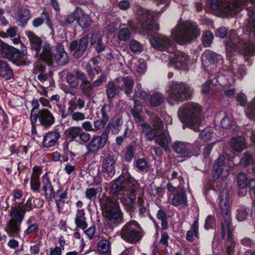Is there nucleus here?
Returning a JSON list of instances; mask_svg holds the SVG:
<instances>
[{
	"label": "nucleus",
	"mask_w": 255,
	"mask_h": 255,
	"mask_svg": "<svg viewBox=\"0 0 255 255\" xmlns=\"http://www.w3.org/2000/svg\"><path fill=\"white\" fill-rule=\"evenodd\" d=\"M178 115L183 124L190 126L195 131L200 130V126L204 117L202 108L198 104L187 103L180 107Z\"/></svg>",
	"instance_id": "nucleus-1"
},
{
	"label": "nucleus",
	"mask_w": 255,
	"mask_h": 255,
	"mask_svg": "<svg viewBox=\"0 0 255 255\" xmlns=\"http://www.w3.org/2000/svg\"><path fill=\"white\" fill-rule=\"evenodd\" d=\"M197 25L192 21H184L178 24L171 31V36L180 44L191 42L200 35Z\"/></svg>",
	"instance_id": "nucleus-2"
},
{
	"label": "nucleus",
	"mask_w": 255,
	"mask_h": 255,
	"mask_svg": "<svg viewBox=\"0 0 255 255\" xmlns=\"http://www.w3.org/2000/svg\"><path fill=\"white\" fill-rule=\"evenodd\" d=\"M102 204L103 216L113 228L124 223L123 213L118 202L113 199L106 197Z\"/></svg>",
	"instance_id": "nucleus-3"
},
{
	"label": "nucleus",
	"mask_w": 255,
	"mask_h": 255,
	"mask_svg": "<svg viewBox=\"0 0 255 255\" xmlns=\"http://www.w3.org/2000/svg\"><path fill=\"white\" fill-rule=\"evenodd\" d=\"M120 235L126 242L135 244L141 239L143 233L140 225L136 221L131 220L123 227Z\"/></svg>",
	"instance_id": "nucleus-4"
},
{
	"label": "nucleus",
	"mask_w": 255,
	"mask_h": 255,
	"mask_svg": "<svg viewBox=\"0 0 255 255\" xmlns=\"http://www.w3.org/2000/svg\"><path fill=\"white\" fill-rule=\"evenodd\" d=\"M227 49H239L244 55H253L255 51V46L251 43H246L240 39L234 31H230L229 39L227 42Z\"/></svg>",
	"instance_id": "nucleus-5"
},
{
	"label": "nucleus",
	"mask_w": 255,
	"mask_h": 255,
	"mask_svg": "<svg viewBox=\"0 0 255 255\" xmlns=\"http://www.w3.org/2000/svg\"><path fill=\"white\" fill-rule=\"evenodd\" d=\"M245 2H250L254 4L255 0H212L211 8L228 14L243 5Z\"/></svg>",
	"instance_id": "nucleus-6"
},
{
	"label": "nucleus",
	"mask_w": 255,
	"mask_h": 255,
	"mask_svg": "<svg viewBox=\"0 0 255 255\" xmlns=\"http://www.w3.org/2000/svg\"><path fill=\"white\" fill-rule=\"evenodd\" d=\"M169 97L174 101H183L189 99L192 93L190 88L183 82L173 83L168 90Z\"/></svg>",
	"instance_id": "nucleus-7"
},
{
	"label": "nucleus",
	"mask_w": 255,
	"mask_h": 255,
	"mask_svg": "<svg viewBox=\"0 0 255 255\" xmlns=\"http://www.w3.org/2000/svg\"><path fill=\"white\" fill-rule=\"evenodd\" d=\"M151 45L160 51H165L168 53L175 52V44L167 36L157 34L150 39Z\"/></svg>",
	"instance_id": "nucleus-8"
},
{
	"label": "nucleus",
	"mask_w": 255,
	"mask_h": 255,
	"mask_svg": "<svg viewBox=\"0 0 255 255\" xmlns=\"http://www.w3.org/2000/svg\"><path fill=\"white\" fill-rule=\"evenodd\" d=\"M108 140V134L106 130L101 135H94L88 143L86 145L87 152L85 153V158L91 154L96 152L102 149Z\"/></svg>",
	"instance_id": "nucleus-9"
},
{
	"label": "nucleus",
	"mask_w": 255,
	"mask_h": 255,
	"mask_svg": "<svg viewBox=\"0 0 255 255\" xmlns=\"http://www.w3.org/2000/svg\"><path fill=\"white\" fill-rule=\"evenodd\" d=\"M219 205L221 212L224 215V221L222 223V226L225 223L226 218L228 219L229 224L231 225L230 216L231 203L229 200V192L227 190H223L220 191Z\"/></svg>",
	"instance_id": "nucleus-10"
},
{
	"label": "nucleus",
	"mask_w": 255,
	"mask_h": 255,
	"mask_svg": "<svg viewBox=\"0 0 255 255\" xmlns=\"http://www.w3.org/2000/svg\"><path fill=\"white\" fill-rule=\"evenodd\" d=\"M233 228L232 225L229 224L228 219H226L225 223L222 226V236L223 238H225L227 235V241L226 245L227 247V255H232L234 252V248L236 245L235 242L233 240L232 232Z\"/></svg>",
	"instance_id": "nucleus-11"
},
{
	"label": "nucleus",
	"mask_w": 255,
	"mask_h": 255,
	"mask_svg": "<svg viewBox=\"0 0 255 255\" xmlns=\"http://www.w3.org/2000/svg\"><path fill=\"white\" fill-rule=\"evenodd\" d=\"M116 161L111 155L106 157L102 161L101 173L107 180L111 179L116 172Z\"/></svg>",
	"instance_id": "nucleus-12"
},
{
	"label": "nucleus",
	"mask_w": 255,
	"mask_h": 255,
	"mask_svg": "<svg viewBox=\"0 0 255 255\" xmlns=\"http://www.w3.org/2000/svg\"><path fill=\"white\" fill-rule=\"evenodd\" d=\"M139 20L141 27L145 30H158L159 26L153 21V15L147 10H144L139 13Z\"/></svg>",
	"instance_id": "nucleus-13"
},
{
	"label": "nucleus",
	"mask_w": 255,
	"mask_h": 255,
	"mask_svg": "<svg viewBox=\"0 0 255 255\" xmlns=\"http://www.w3.org/2000/svg\"><path fill=\"white\" fill-rule=\"evenodd\" d=\"M131 187V184L127 180H124L123 177H118L111 186V192L117 197L123 195Z\"/></svg>",
	"instance_id": "nucleus-14"
},
{
	"label": "nucleus",
	"mask_w": 255,
	"mask_h": 255,
	"mask_svg": "<svg viewBox=\"0 0 255 255\" xmlns=\"http://www.w3.org/2000/svg\"><path fill=\"white\" fill-rule=\"evenodd\" d=\"M214 168L213 178L215 179H217L219 177L223 179L229 175V168L225 165V157L223 155L220 156L216 161Z\"/></svg>",
	"instance_id": "nucleus-15"
},
{
	"label": "nucleus",
	"mask_w": 255,
	"mask_h": 255,
	"mask_svg": "<svg viewBox=\"0 0 255 255\" xmlns=\"http://www.w3.org/2000/svg\"><path fill=\"white\" fill-rule=\"evenodd\" d=\"M55 118L53 113L48 109L39 111V122L43 128H48L55 123Z\"/></svg>",
	"instance_id": "nucleus-16"
},
{
	"label": "nucleus",
	"mask_w": 255,
	"mask_h": 255,
	"mask_svg": "<svg viewBox=\"0 0 255 255\" xmlns=\"http://www.w3.org/2000/svg\"><path fill=\"white\" fill-rule=\"evenodd\" d=\"M171 53L173 54V56L170 57L169 65L177 69H182L186 65L188 59L185 53L177 51L175 49V52Z\"/></svg>",
	"instance_id": "nucleus-17"
},
{
	"label": "nucleus",
	"mask_w": 255,
	"mask_h": 255,
	"mask_svg": "<svg viewBox=\"0 0 255 255\" xmlns=\"http://www.w3.org/2000/svg\"><path fill=\"white\" fill-rule=\"evenodd\" d=\"M135 190L130 187L125 193L117 198L120 199L122 203L130 210L133 211L135 200Z\"/></svg>",
	"instance_id": "nucleus-18"
},
{
	"label": "nucleus",
	"mask_w": 255,
	"mask_h": 255,
	"mask_svg": "<svg viewBox=\"0 0 255 255\" xmlns=\"http://www.w3.org/2000/svg\"><path fill=\"white\" fill-rule=\"evenodd\" d=\"M76 12H77V22L78 25L83 29L89 27L92 23V18L89 15L79 7L76 8Z\"/></svg>",
	"instance_id": "nucleus-19"
},
{
	"label": "nucleus",
	"mask_w": 255,
	"mask_h": 255,
	"mask_svg": "<svg viewBox=\"0 0 255 255\" xmlns=\"http://www.w3.org/2000/svg\"><path fill=\"white\" fill-rule=\"evenodd\" d=\"M191 145L190 143L182 141H176L174 143L173 150L182 157H190L191 153Z\"/></svg>",
	"instance_id": "nucleus-20"
},
{
	"label": "nucleus",
	"mask_w": 255,
	"mask_h": 255,
	"mask_svg": "<svg viewBox=\"0 0 255 255\" xmlns=\"http://www.w3.org/2000/svg\"><path fill=\"white\" fill-rule=\"evenodd\" d=\"M9 220L4 227V231L10 236H14L16 232V207H12L9 213Z\"/></svg>",
	"instance_id": "nucleus-21"
},
{
	"label": "nucleus",
	"mask_w": 255,
	"mask_h": 255,
	"mask_svg": "<svg viewBox=\"0 0 255 255\" xmlns=\"http://www.w3.org/2000/svg\"><path fill=\"white\" fill-rule=\"evenodd\" d=\"M54 62L58 66H63L69 62V57L64 48L61 46L57 48L56 52L54 53Z\"/></svg>",
	"instance_id": "nucleus-22"
},
{
	"label": "nucleus",
	"mask_w": 255,
	"mask_h": 255,
	"mask_svg": "<svg viewBox=\"0 0 255 255\" xmlns=\"http://www.w3.org/2000/svg\"><path fill=\"white\" fill-rule=\"evenodd\" d=\"M60 137L59 132L57 131H49L44 136L42 145L45 148H49L54 146Z\"/></svg>",
	"instance_id": "nucleus-23"
},
{
	"label": "nucleus",
	"mask_w": 255,
	"mask_h": 255,
	"mask_svg": "<svg viewBox=\"0 0 255 255\" xmlns=\"http://www.w3.org/2000/svg\"><path fill=\"white\" fill-rule=\"evenodd\" d=\"M44 19L46 20V23L48 27L50 28L51 31H53L54 29L52 24L49 14L48 11L45 9H44L42 13H41V17L35 18L33 20L32 25L34 27H38L43 23Z\"/></svg>",
	"instance_id": "nucleus-24"
},
{
	"label": "nucleus",
	"mask_w": 255,
	"mask_h": 255,
	"mask_svg": "<svg viewBox=\"0 0 255 255\" xmlns=\"http://www.w3.org/2000/svg\"><path fill=\"white\" fill-rule=\"evenodd\" d=\"M249 18L248 19V23L247 25V28L250 32V36H253L251 39L255 41V10H253V8L248 7Z\"/></svg>",
	"instance_id": "nucleus-25"
},
{
	"label": "nucleus",
	"mask_w": 255,
	"mask_h": 255,
	"mask_svg": "<svg viewBox=\"0 0 255 255\" xmlns=\"http://www.w3.org/2000/svg\"><path fill=\"white\" fill-rule=\"evenodd\" d=\"M41 59L48 65H52L54 63V54L52 53L51 47L49 44H45L43 47L42 52L40 54Z\"/></svg>",
	"instance_id": "nucleus-26"
},
{
	"label": "nucleus",
	"mask_w": 255,
	"mask_h": 255,
	"mask_svg": "<svg viewBox=\"0 0 255 255\" xmlns=\"http://www.w3.org/2000/svg\"><path fill=\"white\" fill-rule=\"evenodd\" d=\"M220 57V55L210 50H207L203 53L202 60L207 64H210L215 65L218 62Z\"/></svg>",
	"instance_id": "nucleus-27"
},
{
	"label": "nucleus",
	"mask_w": 255,
	"mask_h": 255,
	"mask_svg": "<svg viewBox=\"0 0 255 255\" xmlns=\"http://www.w3.org/2000/svg\"><path fill=\"white\" fill-rule=\"evenodd\" d=\"M17 47L20 46V49L17 48V66L25 64L27 54L26 48L21 42L17 38Z\"/></svg>",
	"instance_id": "nucleus-28"
},
{
	"label": "nucleus",
	"mask_w": 255,
	"mask_h": 255,
	"mask_svg": "<svg viewBox=\"0 0 255 255\" xmlns=\"http://www.w3.org/2000/svg\"><path fill=\"white\" fill-rule=\"evenodd\" d=\"M170 140L168 132L164 131L156 136L155 142L163 149H166L168 148Z\"/></svg>",
	"instance_id": "nucleus-29"
},
{
	"label": "nucleus",
	"mask_w": 255,
	"mask_h": 255,
	"mask_svg": "<svg viewBox=\"0 0 255 255\" xmlns=\"http://www.w3.org/2000/svg\"><path fill=\"white\" fill-rule=\"evenodd\" d=\"M94 185H96L97 187H90L85 191L86 198L90 200H95L97 194L98 193H100L102 191V186L101 182H97Z\"/></svg>",
	"instance_id": "nucleus-30"
},
{
	"label": "nucleus",
	"mask_w": 255,
	"mask_h": 255,
	"mask_svg": "<svg viewBox=\"0 0 255 255\" xmlns=\"http://www.w3.org/2000/svg\"><path fill=\"white\" fill-rule=\"evenodd\" d=\"M26 35L30 41L31 48L36 51V55H38L39 54L40 45L42 43L41 39L30 31H27Z\"/></svg>",
	"instance_id": "nucleus-31"
},
{
	"label": "nucleus",
	"mask_w": 255,
	"mask_h": 255,
	"mask_svg": "<svg viewBox=\"0 0 255 255\" xmlns=\"http://www.w3.org/2000/svg\"><path fill=\"white\" fill-rule=\"evenodd\" d=\"M171 203L174 206H178L181 204L187 205V197L183 189L177 191L172 199Z\"/></svg>",
	"instance_id": "nucleus-32"
},
{
	"label": "nucleus",
	"mask_w": 255,
	"mask_h": 255,
	"mask_svg": "<svg viewBox=\"0 0 255 255\" xmlns=\"http://www.w3.org/2000/svg\"><path fill=\"white\" fill-rule=\"evenodd\" d=\"M89 44V39L87 36L82 38L78 42V47L73 54L76 58L82 56L85 52Z\"/></svg>",
	"instance_id": "nucleus-33"
},
{
	"label": "nucleus",
	"mask_w": 255,
	"mask_h": 255,
	"mask_svg": "<svg viewBox=\"0 0 255 255\" xmlns=\"http://www.w3.org/2000/svg\"><path fill=\"white\" fill-rule=\"evenodd\" d=\"M85 214V211L83 209H78L75 220V223L77 227L83 230L87 227Z\"/></svg>",
	"instance_id": "nucleus-34"
},
{
	"label": "nucleus",
	"mask_w": 255,
	"mask_h": 255,
	"mask_svg": "<svg viewBox=\"0 0 255 255\" xmlns=\"http://www.w3.org/2000/svg\"><path fill=\"white\" fill-rule=\"evenodd\" d=\"M231 146L235 151H242L246 147L244 137L242 136L233 137L231 140Z\"/></svg>",
	"instance_id": "nucleus-35"
},
{
	"label": "nucleus",
	"mask_w": 255,
	"mask_h": 255,
	"mask_svg": "<svg viewBox=\"0 0 255 255\" xmlns=\"http://www.w3.org/2000/svg\"><path fill=\"white\" fill-rule=\"evenodd\" d=\"M31 203L29 201L24 204L20 202L17 206V222H21L24 217L25 213L27 211H29L31 209Z\"/></svg>",
	"instance_id": "nucleus-36"
},
{
	"label": "nucleus",
	"mask_w": 255,
	"mask_h": 255,
	"mask_svg": "<svg viewBox=\"0 0 255 255\" xmlns=\"http://www.w3.org/2000/svg\"><path fill=\"white\" fill-rule=\"evenodd\" d=\"M0 51L5 53L7 58H13V63H15L16 59L14 58V55L16 53V49L13 47L3 42L1 39H0Z\"/></svg>",
	"instance_id": "nucleus-37"
},
{
	"label": "nucleus",
	"mask_w": 255,
	"mask_h": 255,
	"mask_svg": "<svg viewBox=\"0 0 255 255\" xmlns=\"http://www.w3.org/2000/svg\"><path fill=\"white\" fill-rule=\"evenodd\" d=\"M140 126L142 127V132L144 133L146 139L150 141L155 140V129L152 128L151 126L145 122H142Z\"/></svg>",
	"instance_id": "nucleus-38"
},
{
	"label": "nucleus",
	"mask_w": 255,
	"mask_h": 255,
	"mask_svg": "<svg viewBox=\"0 0 255 255\" xmlns=\"http://www.w3.org/2000/svg\"><path fill=\"white\" fill-rule=\"evenodd\" d=\"M0 75L9 80L13 76L12 70L9 67L7 63L0 60Z\"/></svg>",
	"instance_id": "nucleus-39"
},
{
	"label": "nucleus",
	"mask_w": 255,
	"mask_h": 255,
	"mask_svg": "<svg viewBox=\"0 0 255 255\" xmlns=\"http://www.w3.org/2000/svg\"><path fill=\"white\" fill-rule=\"evenodd\" d=\"M89 77L91 79L96 80H104L107 78V75L102 71L99 67L94 68L93 69L86 68Z\"/></svg>",
	"instance_id": "nucleus-40"
},
{
	"label": "nucleus",
	"mask_w": 255,
	"mask_h": 255,
	"mask_svg": "<svg viewBox=\"0 0 255 255\" xmlns=\"http://www.w3.org/2000/svg\"><path fill=\"white\" fill-rule=\"evenodd\" d=\"M164 101V97L162 94L155 92L150 96L149 103L151 106L156 107L161 105Z\"/></svg>",
	"instance_id": "nucleus-41"
},
{
	"label": "nucleus",
	"mask_w": 255,
	"mask_h": 255,
	"mask_svg": "<svg viewBox=\"0 0 255 255\" xmlns=\"http://www.w3.org/2000/svg\"><path fill=\"white\" fill-rule=\"evenodd\" d=\"M101 81H95L93 83H91L89 81H82L81 88L83 93L87 96L90 95L93 87L100 85Z\"/></svg>",
	"instance_id": "nucleus-42"
},
{
	"label": "nucleus",
	"mask_w": 255,
	"mask_h": 255,
	"mask_svg": "<svg viewBox=\"0 0 255 255\" xmlns=\"http://www.w3.org/2000/svg\"><path fill=\"white\" fill-rule=\"evenodd\" d=\"M198 221L196 219L192 224L190 230L187 232L186 239L188 241L192 242L194 240L195 237L198 238Z\"/></svg>",
	"instance_id": "nucleus-43"
},
{
	"label": "nucleus",
	"mask_w": 255,
	"mask_h": 255,
	"mask_svg": "<svg viewBox=\"0 0 255 255\" xmlns=\"http://www.w3.org/2000/svg\"><path fill=\"white\" fill-rule=\"evenodd\" d=\"M43 190L45 192L46 198L51 199L55 197V192L51 183L47 178H45L43 180Z\"/></svg>",
	"instance_id": "nucleus-44"
},
{
	"label": "nucleus",
	"mask_w": 255,
	"mask_h": 255,
	"mask_svg": "<svg viewBox=\"0 0 255 255\" xmlns=\"http://www.w3.org/2000/svg\"><path fill=\"white\" fill-rule=\"evenodd\" d=\"M30 17V13L26 8H22L18 11V21L20 25L23 26Z\"/></svg>",
	"instance_id": "nucleus-45"
},
{
	"label": "nucleus",
	"mask_w": 255,
	"mask_h": 255,
	"mask_svg": "<svg viewBox=\"0 0 255 255\" xmlns=\"http://www.w3.org/2000/svg\"><path fill=\"white\" fill-rule=\"evenodd\" d=\"M99 252L103 254H109L111 252V244L107 240H102L97 245Z\"/></svg>",
	"instance_id": "nucleus-46"
},
{
	"label": "nucleus",
	"mask_w": 255,
	"mask_h": 255,
	"mask_svg": "<svg viewBox=\"0 0 255 255\" xmlns=\"http://www.w3.org/2000/svg\"><path fill=\"white\" fill-rule=\"evenodd\" d=\"M150 121L152 128L155 130H160L163 127V124L160 118L154 113L150 114Z\"/></svg>",
	"instance_id": "nucleus-47"
},
{
	"label": "nucleus",
	"mask_w": 255,
	"mask_h": 255,
	"mask_svg": "<svg viewBox=\"0 0 255 255\" xmlns=\"http://www.w3.org/2000/svg\"><path fill=\"white\" fill-rule=\"evenodd\" d=\"M123 124V120L122 118H118L115 124L111 122L109 123L106 131L109 128L112 129V133L118 134L121 129V126Z\"/></svg>",
	"instance_id": "nucleus-48"
},
{
	"label": "nucleus",
	"mask_w": 255,
	"mask_h": 255,
	"mask_svg": "<svg viewBox=\"0 0 255 255\" xmlns=\"http://www.w3.org/2000/svg\"><path fill=\"white\" fill-rule=\"evenodd\" d=\"M252 211L249 208L241 207L237 210V218L239 221L246 220L251 215Z\"/></svg>",
	"instance_id": "nucleus-49"
},
{
	"label": "nucleus",
	"mask_w": 255,
	"mask_h": 255,
	"mask_svg": "<svg viewBox=\"0 0 255 255\" xmlns=\"http://www.w3.org/2000/svg\"><path fill=\"white\" fill-rule=\"evenodd\" d=\"M121 89L118 87L115 83L111 82L107 88V94L108 97L112 99L120 92Z\"/></svg>",
	"instance_id": "nucleus-50"
},
{
	"label": "nucleus",
	"mask_w": 255,
	"mask_h": 255,
	"mask_svg": "<svg viewBox=\"0 0 255 255\" xmlns=\"http://www.w3.org/2000/svg\"><path fill=\"white\" fill-rule=\"evenodd\" d=\"M77 12H76L75 9L73 12H71L66 17L60 19L59 21L61 25L65 26L72 23L75 20H77Z\"/></svg>",
	"instance_id": "nucleus-51"
},
{
	"label": "nucleus",
	"mask_w": 255,
	"mask_h": 255,
	"mask_svg": "<svg viewBox=\"0 0 255 255\" xmlns=\"http://www.w3.org/2000/svg\"><path fill=\"white\" fill-rule=\"evenodd\" d=\"M247 117L251 119L255 120V99H253L248 105L246 110Z\"/></svg>",
	"instance_id": "nucleus-52"
},
{
	"label": "nucleus",
	"mask_w": 255,
	"mask_h": 255,
	"mask_svg": "<svg viewBox=\"0 0 255 255\" xmlns=\"http://www.w3.org/2000/svg\"><path fill=\"white\" fill-rule=\"evenodd\" d=\"M82 129L79 127H72L67 130V133L73 140L79 136Z\"/></svg>",
	"instance_id": "nucleus-53"
},
{
	"label": "nucleus",
	"mask_w": 255,
	"mask_h": 255,
	"mask_svg": "<svg viewBox=\"0 0 255 255\" xmlns=\"http://www.w3.org/2000/svg\"><path fill=\"white\" fill-rule=\"evenodd\" d=\"M214 38L213 34L209 31L204 33L202 38L203 44L205 47H209L212 42Z\"/></svg>",
	"instance_id": "nucleus-54"
},
{
	"label": "nucleus",
	"mask_w": 255,
	"mask_h": 255,
	"mask_svg": "<svg viewBox=\"0 0 255 255\" xmlns=\"http://www.w3.org/2000/svg\"><path fill=\"white\" fill-rule=\"evenodd\" d=\"M75 78L79 80H85L86 76L85 74L79 70H75L73 73H69L66 76L67 80L73 79Z\"/></svg>",
	"instance_id": "nucleus-55"
},
{
	"label": "nucleus",
	"mask_w": 255,
	"mask_h": 255,
	"mask_svg": "<svg viewBox=\"0 0 255 255\" xmlns=\"http://www.w3.org/2000/svg\"><path fill=\"white\" fill-rule=\"evenodd\" d=\"M107 121L104 119H98L93 123V132H96L102 130L106 125Z\"/></svg>",
	"instance_id": "nucleus-56"
},
{
	"label": "nucleus",
	"mask_w": 255,
	"mask_h": 255,
	"mask_svg": "<svg viewBox=\"0 0 255 255\" xmlns=\"http://www.w3.org/2000/svg\"><path fill=\"white\" fill-rule=\"evenodd\" d=\"M130 36V32L128 28L121 29L118 34V38L122 41L128 40Z\"/></svg>",
	"instance_id": "nucleus-57"
},
{
	"label": "nucleus",
	"mask_w": 255,
	"mask_h": 255,
	"mask_svg": "<svg viewBox=\"0 0 255 255\" xmlns=\"http://www.w3.org/2000/svg\"><path fill=\"white\" fill-rule=\"evenodd\" d=\"M238 184L242 188H244L248 184V180L245 174L240 173L238 174Z\"/></svg>",
	"instance_id": "nucleus-58"
},
{
	"label": "nucleus",
	"mask_w": 255,
	"mask_h": 255,
	"mask_svg": "<svg viewBox=\"0 0 255 255\" xmlns=\"http://www.w3.org/2000/svg\"><path fill=\"white\" fill-rule=\"evenodd\" d=\"M253 159L251 154L248 153L245 154L244 157L241 159L240 164L244 167H247L249 165L252 164Z\"/></svg>",
	"instance_id": "nucleus-59"
},
{
	"label": "nucleus",
	"mask_w": 255,
	"mask_h": 255,
	"mask_svg": "<svg viewBox=\"0 0 255 255\" xmlns=\"http://www.w3.org/2000/svg\"><path fill=\"white\" fill-rule=\"evenodd\" d=\"M66 83L61 84V87L66 92H69L70 88H75L78 85L77 81H65Z\"/></svg>",
	"instance_id": "nucleus-60"
},
{
	"label": "nucleus",
	"mask_w": 255,
	"mask_h": 255,
	"mask_svg": "<svg viewBox=\"0 0 255 255\" xmlns=\"http://www.w3.org/2000/svg\"><path fill=\"white\" fill-rule=\"evenodd\" d=\"M234 122L228 117L223 118L220 123L221 126L224 129H230L234 126Z\"/></svg>",
	"instance_id": "nucleus-61"
},
{
	"label": "nucleus",
	"mask_w": 255,
	"mask_h": 255,
	"mask_svg": "<svg viewBox=\"0 0 255 255\" xmlns=\"http://www.w3.org/2000/svg\"><path fill=\"white\" fill-rule=\"evenodd\" d=\"M129 48L133 52H140L142 49L140 43L135 40H132L130 42Z\"/></svg>",
	"instance_id": "nucleus-62"
},
{
	"label": "nucleus",
	"mask_w": 255,
	"mask_h": 255,
	"mask_svg": "<svg viewBox=\"0 0 255 255\" xmlns=\"http://www.w3.org/2000/svg\"><path fill=\"white\" fill-rule=\"evenodd\" d=\"M142 110L141 106L139 105H137L134 107L133 109L131 110V113L133 116L136 120H137L138 122L141 121V117L139 114V112Z\"/></svg>",
	"instance_id": "nucleus-63"
},
{
	"label": "nucleus",
	"mask_w": 255,
	"mask_h": 255,
	"mask_svg": "<svg viewBox=\"0 0 255 255\" xmlns=\"http://www.w3.org/2000/svg\"><path fill=\"white\" fill-rule=\"evenodd\" d=\"M213 136V133L209 129L202 130L200 136L204 141H208L211 139Z\"/></svg>",
	"instance_id": "nucleus-64"
}]
</instances>
